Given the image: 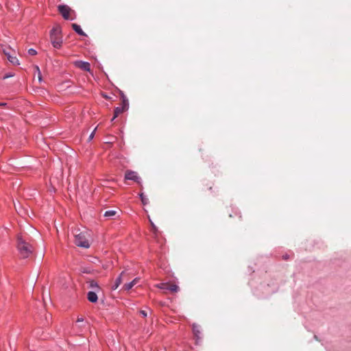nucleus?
I'll return each instance as SVG.
<instances>
[{
	"mask_svg": "<svg viewBox=\"0 0 351 351\" xmlns=\"http://www.w3.org/2000/svg\"><path fill=\"white\" fill-rule=\"evenodd\" d=\"M193 332L196 339V344H198L202 339L201 327L195 324H193Z\"/></svg>",
	"mask_w": 351,
	"mask_h": 351,
	"instance_id": "nucleus-7",
	"label": "nucleus"
},
{
	"mask_svg": "<svg viewBox=\"0 0 351 351\" xmlns=\"http://www.w3.org/2000/svg\"><path fill=\"white\" fill-rule=\"evenodd\" d=\"M139 314L143 317H146L147 316V313L146 311L145 310H141L139 311Z\"/></svg>",
	"mask_w": 351,
	"mask_h": 351,
	"instance_id": "nucleus-23",
	"label": "nucleus"
},
{
	"mask_svg": "<svg viewBox=\"0 0 351 351\" xmlns=\"http://www.w3.org/2000/svg\"><path fill=\"white\" fill-rule=\"evenodd\" d=\"M74 243L78 247L84 248H88L90 247L88 240L86 238V234L85 232L75 234Z\"/></svg>",
	"mask_w": 351,
	"mask_h": 351,
	"instance_id": "nucleus-3",
	"label": "nucleus"
},
{
	"mask_svg": "<svg viewBox=\"0 0 351 351\" xmlns=\"http://www.w3.org/2000/svg\"><path fill=\"white\" fill-rule=\"evenodd\" d=\"M125 179L133 180L138 184H141V178L138 176L137 173L131 170H128L125 174Z\"/></svg>",
	"mask_w": 351,
	"mask_h": 351,
	"instance_id": "nucleus-6",
	"label": "nucleus"
},
{
	"mask_svg": "<svg viewBox=\"0 0 351 351\" xmlns=\"http://www.w3.org/2000/svg\"><path fill=\"white\" fill-rule=\"evenodd\" d=\"M102 96H103V97H104V98H105V99H110V97H108L106 94L103 93V94H102Z\"/></svg>",
	"mask_w": 351,
	"mask_h": 351,
	"instance_id": "nucleus-29",
	"label": "nucleus"
},
{
	"mask_svg": "<svg viewBox=\"0 0 351 351\" xmlns=\"http://www.w3.org/2000/svg\"><path fill=\"white\" fill-rule=\"evenodd\" d=\"M116 213H117V212L115 210H107L104 213V217H111L114 216L116 215Z\"/></svg>",
	"mask_w": 351,
	"mask_h": 351,
	"instance_id": "nucleus-19",
	"label": "nucleus"
},
{
	"mask_svg": "<svg viewBox=\"0 0 351 351\" xmlns=\"http://www.w3.org/2000/svg\"><path fill=\"white\" fill-rule=\"evenodd\" d=\"M125 271H122L120 276L115 280L114 285L112 286V289H117L122 282V277L124 276Z\"/></svg>",
	"mask_w": 351,
	"mask_h": 351,
	"instance_id": "nucleus-10",
	"label": "nucleus"
},
{
	"mask_svg": "<svg viewBox=\"0 0 351 351\" xmlns=\"http://www.w3.org/2000/svg\"><path fill=\"white\" fill-rule=\"evenodd\" d=\"M35 70L38 73V77L39 82H41L42 81V75H41V72L40 71L39 67L38 66H36Z\"/></svg>",
	"mask_w": 351,
	"mask_h": 351,
	"instance_id": "nucleus-21",
	"label": "nucleus"
},
{
	"mask_svg": "<svg viewBox=\"0 0 351 351\" xmlns=\"http://www.w3.org/2000/svg\"><path fill=\"white\" fill-rule=\"evenodd\" d=\"M73 29L80 36H86V34L84 32V31L82 29L81 27L75 23L72 24Z\"/></svg>",
	"mask_w": 351,
	"mask_h": 351,
	"instance_id": "nucleus-13",
	"label": "nucleus"
},
{
	"mask_svg": "<svg viewBox=\"0 0 351 351\" xmlns=\"http://www.w3.org/2000/svg\"><path fill=\"white\" fill-rule=\"evenodd\" d=\"M156 287L164 291H169L171 292L176 293L180 290V288L178 285L173 284H169L165 282H162L158 284Z\"/></svg>",
	"mask_w": 351,
	"mask_h": 351,
	"instance_id": "nucleus-4",
	"label": "nucleus"
},
{
	"mask_svg": "<svg viewBox=\"0 0 351 351\" xmlns=\"http://www.w3.org/2000/svg\"><path fill=\"white\" fill-rule=\"evenodd\" d=\"M140 198L143 205H146L149 203L148 198L143 193H140Z\"/></svg>",
	"mask_w": 351,
	"mask_h": 351,
	"instance_id": "nucleus-18",
	"label": "nucleus"
},
{
	"mask_svg": "<svg viewBox=\"0 0 351 351\" xmlns=\"http://www.w3.org/2000/svg\"><path fill=\"white\" fill-rule=\"evenodd\" d=\"M28 54L30 56H35L37 54V51L34 49H28Z\"/></svg>",
	"mask_w": 351,
	"mask_h": 351,
	"instance_id": "nucleus-22",
	"label": "nucleus"
},
{
	"mask_svg": "<svg viewBox=\"0 0 351 351\" xmlns=\"http://www.w3.org/2000/svg\"><path fill=\"white\" fill-rule=\"evenodd\" d=\"M151 226H152L151 231L152 232L154 236L155 237H158V234L159 233L158 228L154 225V223L153 222H151Z\"/></svg>",
	"mask_w": 351,
	"mask_h": 351,
	"instance_id": "nucleus-16",
	"label": "nucleus"
},
{
	"mask_svg": "<svg viewBox=\"0 0 351 351\" xmlns=\"http://www.w3.org/2000/svg\"><path fill=\"white\" fill-rule=\"evenodd\" d=\"M14 76V74L12 73H8L4 75V76L3 77V78L5 80V79H7V78H9V77H13Z\"/></svg>",
	"mask_w": 351,
	"mask_h": 351,
	"instance_id": "nucleus-24",
	"label": "nucleus"
},
{
	"mask_svg": "<svg viewBox=\"0 0 351 351\" xmlns=\"http://www.w3.org/2000/svg\"><path fill=\"white\" fill-rule=\"evenodd\" d=\"M283 259L288 260L289 259V256L288 254H285L282 256Z\"/></svg>",
	"mask_w": 351,
	"mask_h": 351,
	"instance_id": "nucleus-28",
	"label": "nucleus"
},
{
	"mask_svg": "<svg viewBox=\"0 0 351 351\" xmlns=\"http://www.w3.org/2000/svg\"><path fill=\"white\" fill-rule=\"evenodd\" d=\"M8 59L13 64H19V60L15 56L10 55L8 56Z\"/></svg>",
	"mask_w": 351,
	"mask_h": 351,
	"instance_id": "nucleus-17",
	"label": "nucleus"
},
{
	"mask_svg": "<svg viewBox=\"0 0 351 351\" xmlns=\"http://www.w3.org/2000/svg\"><path fill=\"white\" fill-rule=\"evenodd\" d=\"M89 288L93 289L94 291H99L101 290L99 286L95 280H90L88 282Z\"/></svg>",
	"mask_w": 351,
	"mask_h": 351,
	"instance_id": "nucleus-14",
	"label": "nucleus"
},
{
	"mask_svg": "<svg viewBox=\"0 0 351 351\" xmlns=\"http://www.w3.org/2000/svg\"><path fill=\"white\" fill-rule=\"evenodd\" d=\"M16 247L21 258H27L33 253V247L27 241V237L22 234L16 236Z\"/></svg>",
	"mask_w": 351,
	"mask_h": 351,
	"instance_id": "nucleus-1",
	"label": "nucleus"
},
{
	"mask_svg": "<svg viewBox=\"0 0 351 351\" xmlns=\"http://www.w3.org/2000/svg\"><path fill=\"white\" fill-rule=\"evenodd\" d=\"M60 29L58 27H53L50 31V39L51 44L54 48L60 49L62 44V37L60 34Z\"/></svg>",
	"mask_w": 351,
	"mask_h": 351,
	"instance_id": "nucleus-2",
	"label": "nucleus"
},
{
	"mask_svg": "<svg viewBox=\"0 0 351 351\" xmlns=\"http://www.w3.org/2000/svg\"><path fill=\"white\" fill-rule=\"evenodd\" d=\"M80 271L84 274H91L93 270L90 267H82Z\"/></svg>",
	"mask_w": 351,
	"mask_h": 351,
	"instance_id": "nucleus-20",
	"label": "nucleus"
},
{
	"mask_svg": "<svg viewBox=\"0 0 351 351\" xmlns=\"http://www.w3.org/2000/svg\"><path fill=\"white\" fill-rule=\"evenodd\" d=\"M126 110H125L123 107L121 106H119V107H116L114 110V116L111 119V122H112L120 114H121L122 112H123L124 111H125Z\"/></svg>",
	"mask_w": 351,
	"mask_h": 351,
	"instance_id": "nucleus-12",
	"label": "nucleus"
},
{
	"mask_svg": "<svg viewBox=\"0 0 351 351\" xmlns=\"http://www.w3.org/2000/svg\"><path fill=\"white\" fill-rule=\"evenodd\" d=\"M119 92H120L121 97L122 99L121 107H123L125 110H127L129 108L128 99H127V97H125V95H124V93L122 91L120 90Z\"/></svg>",
	"mask_w": 351,
	"mask_h": 351,
	"instance_id": "nucleus-11",
	"label": "nucleus"
},
{
	"mask_svg": "<svg viewBox=\"0 0 351 351\" xmlns=\"http://www.w3.org/2000/svg\"><path fill=\"white\" fill-rule=\"evenodd\" d=\"M7 105L6 103L0 102V107L5 106Z\"/></svg>",
	"mask_w": 351,
	"mask_h": 351,
	"instance_id": "nucleus-30",
	"label": "nucleus"
},
{
	"mask_svg": "<svg viewBox=\"0 0 351 351\" xmlns=\"http://www.w3.org/2000/svg\"><path fill=\"white\" fill-rule=\"evenodd\" d=\"M3 51L4 54L7 56V58L8 57V56L10 55V52L7 49H4L3 50Z\"/></svg>",
	"mask_w": 351,
	"mask_h": 351,
	"instance_id": "nucleus-25",
	"label": "nucleus"
},
{
	"mask_svg": "<svg viewBox=\"0 0 351 351\" xmlns=\"http://www.w3.org/2000/svg\"><path fill=\"white\" fill-rule=\"evenodd\" d=\"M58 10L64 19L71 21L73 20V18L70 17L71 9L68 5H60L58 7Z\"/></svg>",
	"mask_w": 351,
	"mask_h": 351,
	"instance_id": "nucleus-5",
	"label": "nucleus"
},
{
	"mask_svg": "<svg viewBox=\"0 0 351 351\" xmlns=\"http://www.w3.org/2000/svg\"><path fill=\"white\" fill-rule=\"evenodd\" d=\"M95 130H96V128H95V129L94 130V131H93V132L90 134L89 138H89V140H91V139L93 138L94 134H95Z\"/></svg>",
	"mask_w": 351,
	"mask_h": 351,
	"instance_id": "nucleus-26",
	"label": "nucleus"
},
{
	"mask_svg": "<svg viewBox=\"0 0 351 351\" xmlns=\"http://www.w3.org/2000/svg\"><path fill=\"white\" fill-rule=\"evenodd\" d=\"M75 65L85 71H90V64L88 62L78 60L75 62Z\"/></svg>",
	"mask_w": 351,
	"mask_h": 351,
	"instance_id": "nucleus-8",
	"label": "nucleus"
},
{
	"mask_svg": "<svg viewBox=\"0 0 351 351\" xmlns=\"http://www.w3.org/2000/svg\"><path fill=\"white\" fill-rule=\"evenodd\" d=\"M97 291H88L87 293V299L89 302L92 303H96L98 300V297L97 295Z\"/></svg>",
	"mask_w": 351,
	"mask_h": 351,
	"instance_id": "nucleus-9",
	"label": "nucleus"
},
{
	"mask_svg": "<svg viewBox=\"0 0 351 351\" xmlns=\"http://www.w3.org/2000/svg\"><path fill=\"white\" fill-rule=\"evenodd\" d=\"M137 280H138V279L135 278L132 281H131L130 282L125 284L123 285V289L125 291L130 290L136 285Z\"/></svg>",
	"mask_w": 351,
	"mask_h": 351,
	"instance_id": "nucleus-15",
	"label": "nucleus"
},
{
	"mask_svg": "<svg viewBox=\"0 0 351 351\" xmlns=\"http://www.w3.org/2000/svg\"><path fill=\"white\" fill-rule=\"evenodd\" d=\"M84 318L83 317H78L77 319V322H83Z\"/></svg>",
	"mask_w": 351,
	"mask_h": 351,
	"instance_id": "nucleus-27",
	"label": "nucleus"
}]
</instances>
